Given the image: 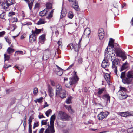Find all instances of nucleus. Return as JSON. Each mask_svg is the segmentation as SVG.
Returning <instances> with one entry per match:
<instances>
[{
    "instance_id": "nucleus-33",
    "label": "nucleus",
    "mask_w": 133,
    "mask_h": 133,
    "mask_svg": "<svg viewBox=\"0 0 133 133\" xmlns=\"http://www.w3.org/2000/svg\"><path fill=\"white\" fill-rule=\"evenodd\" d=\"M114 39L112 38H110V41L109 42V44H110L111 46V48H113L114 47V46L113 45Z\"/></svg>"
},
{
    "instance_id": "nucleus-42",
    "label": "nucleus",
    "mask_w": 133,
    "mask_h": 133,
    "mask_svg": "<svg viewBox=\"0 0 133 133\" xmlns=\"http://www.w3.org/2000/svg\"><path fill=\"white\" fill-rule=\"evenodd\" d=\"M72 98L71 97H68L67 99L66 100V102L68 104H69L71 103V99Z\"/></svg>"
},
{
    "instance_id": "nucleus-28",
    "label": "nucleus",
    "mask_w": 133,
    "mask_h": 133,
    "mask_svg": "<svg viewBox=\"0 0 133 133\" xmlns=\"http://www.w3.org/2000/svg\"><path fill=\"white\" fill-rule=\"evenodd\" d=\"M66 12L65 9L62 8L61 17L62 18L66 16Z\"/></svg>"
},
{
    "instance_id": "nucleus-36",
    "label": "nucleus",
    "mask_w": 133,
    "mask_h": 133,
    "mask_svg": "<svg viewBox=\"0 0 133 133\" xmlns=\"http://www.w3.org/2000/svg\"><path fill=\"white\" fill-rule=\"evenodd\" d=\"M68 49L69 50H71L74 48L72 44L71 43L69 44L67 46Z\"/></svg>"
},
{
    "instance_id": "nucleus-13",
    "label": "nucleus",
    "mask_w": 133,
    "mask_h": 133,
    "mask_svg": "<svg viewBox=\"0 0 133 133\" xmlns=\"http://www.w3.org/2000/svg\"><path fill=\"white\" fill-rule=\"evenodd\" d=\"M68 1L71 2H74V3L72 5V7L76 10L77 11H79L78 3L76 0H68Z\"/></svg>"
},
{
    "instance_id": "nucleus-12",
    "label": "nucleus",
    "mask_w": 133,
    "mask_h": 133,
    "mask_svg": "<svg viewBox=\"0 0 133 133\" xmlns=\"http://www.w3.org/2000/svg\"><path fill=\"white\" fill-rule=\"evenodd\" d=\"M37 36L31 34L29 36V42L30 43H32L34 42H36Z\"/></svg>"
},
{
    "instance_id": "nucleus-7",
    "label": "nucleus",
    "mask_w": 133,
    "mask_h": 133,
    "mask_svg": "<svg viewBox=\"0 0 133 133\" xmlns=\"http://www.w3.org/2000/svg\"><path fill=\"white\" fill-rule=\"evenodd\" d=\"M120 90L119 92L120 93L119 95L120 96V98L121 99H126L128 96L125 92L127 91V89L126 88L121 86L120 87Z\"/></svg>"
},
{
    "instance_id": "nucleus-63",
    "label": "nucleus",
    "mask_w": 133,
    "mask_h": 133,
    "mask_svg": "<svg viewBox=\"0 0 133 133\" xmlns=\"http://www.w3.org/2000/svg\"><path fill=\"white\" fill-rule=\"evenodd\" d=\"M10 66H11V65H9V66H7V65H6V64H5L4 65V68H8V67Z\"/></svg>"
},
{
    "instance_id": "nucleus-35",
    "label": "nucleus",
    "mask_w": 133,
    "mask_h": 133,
    "mask_svg": "<svg viewBox=\"0 0 133 133\" xmlns=\"http://www.w3.org/2000/svg\"><path fill=\"white\" fill-rule=\"evenodd\" d=\"M74 16L73 13L71 11H69L68 14V17L72 19Z\"/></svg>"
},
{
    "instance_id": "nucleus-62",
    "label": "nucleus",
    "mask_w": 133,
    "mask_h": 133,
    "mask_svg": "<svg viewBox=\"0 0 133 133\" xmlns=\"http://www.w3.org/2000/svg\"><path fill=\"white\" fill-rule=\"evenodd\" d=\"M11 90L10 89H7L6 90V93L8 94L10 93L11 91Z\"/></svg>"
},
{
    "instance_id": "nucleus-2",
    "label": "nucleus",
    "mask_w": 133,
    "mask_h": 133,
    "mask_svg": "<svg viewBox=\"0 0 133 133\" xmlns=\"http://www.w3.org/2000/svg\"><path fill=\"white\" fill-rule=\"evenodd\" d=\"M55 118V116L54 114L52 115L51 117L50 122V125H49L48 128L46 129L45 132L44 133H54L55 130L54 129V123Z\"/></svg>"
},
{
    "instance_id": "nucleus-6",
    "label": "nucleus",
    "mask_w": 133,
    "mask_h": 133,
    "mask_svg": "<svg viewBox=\"0 0 133 133\" xmlns=\"http://www.w3.org/2000/svg\"><path fill=\"white\" fill-rule=\"evenodd\" d=\"M14 3L13 0H5L4 3H0V4L2 6L3 8L5 10H8L9 7Z\"/></svg>"
},
{
    "instance_id": "nucleus-29",
    "label": "nucleus",
    "mask_w": 133,
    "mask_h": 133,
    "mask_svg": "<svg viewBox=\"0 0 133 133\" xmlns=\"http://www.w3.org/2000/svg\"><path fill=\"white\" fill-rule=\"evenodd\" d=\"M32 121V118L31 116L29 117V119L28 120V124H29V129L32 130L31 127L32 125L31 124V123Z\"/></svg>"
},
{
    "instance_id": "nucleus-16",
    "label": "nucleus",
    "mask_w": 133,
    "mask_h": 133,
    "mask_svg": "<svg viewBox=\"0 0 133 133\" xmlns=\"http://www.w3.org/2000/svg\"><path fill=\"white\" fill-rule=\"evenodd\" d=\"M42 30V29H38L36 28H35L34 30H32L31 31L32 33L37 36L40 33Z\"/></svg>"
},
{
    "instance_id": "nucleus-25",
    "label": "nucleus",
    "mask_w": 133,
    "mask_h": 133,
    "mask_svg": "<svg viewBox=\"0 0 133 133\" xmlns=\"http://www.w3.org/2000/svg\"><path fill=\"white\" fill-rule=\"evenodd\" d=\"M81 40V39L80 40H79V42L78 45H76L74 47V48L76 52L78 51H79V49L81 47V45L80 43Z\"/></svg>"
},
{
    "instance_id": "nucleus-57",
    "label": "nucleus",
    "mask_w": 133,
    "mask_h": 133,
    "mask_svg": "<svg viewBox=\"0 0 133 133\" xmlns=\"http://www.w3.org/2000/svg\"><path fill=\"white\" fill-rule=\"evenodd\" d=\"M40 4L39 3H37L36 4L35 8H38L39 7V6Z\"/></svg>"
},
{
    "instance_id": "nucleus-38",
    "label": "nucleus",
    "mask_w": 133,
    "mask_h": 133,
    "mask_svg": "<svg viewBox=\"0 0 133 133\" xmlns=\"http://www.w3.org/2000/svg\"><path fill=\"white\" fill-rule=\"evenodd\" d=\"M98 36L99 37V39L101 40L103 39L104 37V34L103 33L98 34Z\"/></svg>"
},
{
    "instance_id": "nucleus-22",
    "label": "nucleus",
    "mask_w": 133,
    "mask_h": 133,
    "mask_svg": "<svg viewBox=\"0 0 133 133\" xmlns=\"http://www.w3.org/2000/svg\"><path fill=\"white\" fill-rule=\"evenodd\" d=\"M39 42H40L41 44H43L45 40V36L44 34L42 35L39 37Z\"/></svg>"
},
{
    "instance_id": "nucleus-21",
    "label": "nucleus",
    "mask_w": 133,
    "mask_h": 133,
    "mask_svg": "<svg viewBox=\"0 0 133 133\" xmlns=\"http://www.w3.org/2000/svg\"><path fill=\"white\" fill-rule=\"evenodd\" d=\"M57 67L56 70L57 74L58 76H60L63 74L62 69L57 65H56Z\"/></svg>"
},
{
    "instance_id": "nucleus-15",
    "label": "nucleus",
    "mask_w": 133,
    "mask_h": 133,
    "mask_svg": "<svg viewBox=\"0 0 133 133\" xmlns=\"http://www.w3.org/2000/svg\"><path fill=\"white\" fill-rule=\"evenodd\" d=\"M109 63L107 59H104L102 61L101 65L102 67L105 68L109 66Z\"/></svg>"
},
{
    "instance_id": "nucleus-39",
    "label": "nucleus",
    "mask_w": 133,
    "mask_h": 133,
    "mask_svg": "<svg viewBox=\"0 0 133 133\" xmlns=\"http://www.w3.org/2000/svg\"><path fill=\"white\" fill-rule=\"evenodd\" d=\"M98 90V94L99 95L102 94L104 91V89L103 88H99Z\"/></svg>"
},
{
    "instance_id": "nucleus-14",
    "label": "nucleus",
    "mask_w": 133,
    "mask_h": 133,
    "mask_svg": "<svg viewBox=\"0 0 133 133\" xmlns=\"http://www.w3.org/2000/svg\"><path fill=\"white\" fill-rule=\"evenodd\" d=\"M119 115L124 117H127L132 115L128 111L121 112L119 113Z\"/></svg>"
},
{
    "instance_id": "nucleus-31",
    "label": "nucleus",
    "mask_w": 133,
    "mask_h": 133,
    "mask_svg": "<svg viewBox=\"0 0 133 133\" xmlns=\"http://www.w3.org/2000/svg\"><path fill=\"white\" fill-rule=\"evenodd\" d=\"M45 23L44 19L43 18L40 19L36 23L37 25H39L44 24Z\"/></svg>"
},
{
    "instance_id": "nucleus-10",
    "label": "nucleus",
    "mask_w": 133,
    "mask_h": 133,
    "mask_svg": "<svg viewBox=\"0 0 133 133\" xmlns=\"http://www.w3.org/2000/svg\"><path fill=\"white\" fill-rule=\"evenodd\" d=\"M110 44H108V45L105 51V57H107L109 56V57L110 56V52L111 51L113 50V48H111V46Z\"/></svg>"
},
{
    "instance_id": "nucleus-18",
    "label": "nucleus",
    "mask_w": 133,
    "mask_h": 133,
    "mask_svg": "<svg viewBox=\"0 0 133 133\" xmlns=\"http://www.w3.org/2000/svg\"><path fill=\"white\" fill-rule=\"evenodd\" d=\"M102 99L105 100L107 101V104L106 105H107V103H110V97L108 94H107L104 95L102 96Z\"/></svg>"
},
{
    "instance_id": "nucleus-52",
    "label": "nucleus",
    "mask_w": 133,
    "mask_h": 133,
    "mask_svg": "<svg viewBox=\"0 0 133 133\" xmlns=\"http://www.w3.org/2000/svg\"><path fill=\"white\" fill-rule=\"evenodd\" d=\"M78 62L79 64H81L83 62V59L81 58H79L78 59Z\"/></svg>"
},
{
    "instance_id": "nucleus-53",
    "label": "nucleus",
    "mask_w": 133,
    "mask_h": 133,
    "mask_svg": "<svg viewBox=\"0 0 133 133\" xmlns=\"http://www.w3.org/2000/svg\"><path fill=\"white\" fill-rule=\"evenodd\" d=\"M5 33V32L4 31H3L0 32V37L3 36Z\"/></svg>"
},
{
    "instance_id": "nucleus-61",
    "label": "nucleus",
    "mask_w": 133,
    "mask_h": 133,
    "mask_svg": "<svg viewBox=\"0 0 133 133\" xmlns=\"http://www.w3.org/2000/svg\"><path fill=\"white\" fill-rule=\"evenodd\" d=\"M38 117H39V119H41L42 118H44V116H43V114H42V115H40Z\"/></svg>"
},
{
    "instance_id": "nucleus-55",
    "label": "nucleus",
    "mask_w": 133,
    "mask_h": 133,
    "mask_svg": "<svg viewBox=\"0 0 133 133\" xmlns=\"http://www.w3.org/2000/svg\"><path fill=\"white\" fill-rule=\"evenodd\" d=\"M43 98L42 97H41L39 99H37V102H39V103L41 102L42 101V99H43Z\"/></svg>"
},
{
    "instance_id": "nucleus-59",
    "label": "nucleus",
    "mask_w": 133,
    "mask_h": 133,
    "mask_svg": "<svg viewBox=\"0 0 133 133\" xmlns=\"http://www.w3.org/2000/svg\"><path fill=\"white\" fill-rule=\"evenodd\" d=\"M17 52H19V54H23V52L21 51H16L15 52V53Z\"/></svg>"
},
{
    "instance_id": "nucleus-58",
    "label": "nucleus",
    "mask_w": 133,
    "mask_h": 133,
    "mask_svg": "<svg viewBox=\"0 0 133 133\" xmlns=\"http://www.w3.org/2000/svg\"><path fill=\"white\" fill-rule=\"evenodd\" d=\"M51 84L53 86H55V83L54 81H51Z\"/></svg>"
},
{
    "instance_id": "nucleus-5",
    "label": "nucleus",
    "mask_w": 133,
    "mask_h": 133,
    "mask_svg": "<svg viewBox=\"0 0 133 133\" xmlns=\"http://www.w3.org/2000/svg\"><path fill=\"white\" fill-rule=\"evenodd\" d=\"M70 116L66 113L62 111L58 113V119L62 121H67L69 120Z\"/></svg>"
},
{
    "instance_id": "nucleus-56",
    "label": "nucleus",
    "mask_w": 133,
    "mask_h": 133,
    "mask_svg": "<svg viewBox=\"0 0 133 133\" xmlns=\"http://www.w3.org/2000/svg\"><path fill=\"white\" fill-rule=\"evenodd\" d=\"M26 125V121H24L23 125L24 128V129H25V127Z\"/></svg>"
},
{
    "instance_id": "nucleus-64",
    "label": "nucleus",
    "mask_w": 133,
    "mask_h": 133,
    "mask_svg": "<svg viewBox=\"0 0 133 133\" xmlns=\"http://www.w3.org/2000/svg\"><path fill=\"white\" fill-rule=\"evenodd\" d=\"M130 22H131V24L132 26H133V17L132 18Z\"/></svg>"
},
{
    "instance_id": "nucleus-11",
    "label": "nucleus",
    "mask_w": 133,
    "mask_h": 133,
    "mask_svg": "<svg viewBox=\"0 0 133 133\" xmlns=\"http://www.w3.org/2000/svg\"><path fill=\"white\" fill-rule=\"evenodd\" d=\"M63 90L62 87L59 84H57L56 85L55 90V96L57 97L58 93H59Z\"/></svg>"
},
{
    "instance_id": "nucleus-8",
    "label": "nucleus",
    "mask_w": 133,
    "mask_h": 133,
    "mask_svg": "<svg viewBox=\"0 0 133 133\" xmlns=\"http://www.w3.org/2000/svg\"><path fill=\"white\" fill-rule=\"evenodd\" d=\"M69 83L70 85H72L76 83L78 81L79 78L76 75V72L74 71V73L72 77L69 78Z\"/></svg>"
},
{
    "instance_id": "nucleus-45",
    "label": "nucleus",
    "mask_w": 133,
    "mask_h": 133,
    "mask_svg": "<svg viewBox=\"0 0 133 133\" xmlns=\"http://www.w3.org/2000/svg\"><path fill=\"white\" fill-rule=\"evenodd\" d=\"M128 133H131L133 132V127L129 128L127 130Z\"/></svg>"
},
{
    "instance_id": "nucleus-26",
    "label": "nucleus",
    "mask_w": 133,
    "mask_h": 133,
    "mask_svg": "<svg viewBox=\"0 0 133 133\" xmlns=\"http://www.w3.org/2000/svg\"><path fill=\"white\" fill-rule=\"evenodd\" d=\"M48 12L47 9H44L40 12L39 15L42 17L43 16H46Z\"/></svg>"
},
{
    "instance_id": "nucleus-20",
    "label": "nucleus",
    "mask_w": 133,
    "mask_h": 133,
    "mask_svg": "<svg viewBox=\"0 0 133 133\" xmlns=\"http://www.w3.org/2000/svg\"><path fill=\"white\" fill-rule=\"evenodd\" d=\"M50 56V53L49 51H45L44 53L43 59L44 60H47L49 58Z\"/></svg>"
},
{
    "instance_id": "nucleus-27",
    "label": "nucleus",
    "mask_w": 133,
    "mask_h": 133,
    "mask_svg": "<svg viewBox=\"0 0 133 133\" xmlns=\"http://www.w3.org/2000/svg\"><path fill=\"white\" fill-rule=\"evenodd\" d=\"M118 6L116 5V7H114L111 9L112 11L114 12V14L116 15L118 14V10L117 9Z\"/></svg>"
},
{
    "instance_id": "nucleus-47",
    "label": "nucleus",
    "mask_w": 133,
    "mask_h": 133,
    "mask_svg": "<svg viewBox=\"0 0 133 133\" xmlns=\"http://www.w3.org/2000/svg\"><path fill=\"white\" fill-rule=\"evenodd\" d=\"M47 120H42L41 121V125H46L47 124Z\"/></svg>"
},
{
    "instance_id": "nucleus-32",
    "label": "nucleus",
    "mask_w": 133,
    "mask_h": 133,
    "mask_svg": "<svg viewBox=\"0 0 133 133\" xmlns=\"http://www.w3.org/2000/svg\"><path fill=\"white\" fill-rule=\"evenodd\" d=\"M104 77L107 81H110V75L106 73L104 75Z\"/></svg>"
},
{
    "instance_id": "nucleus-34",
    "label": "nucleus",
    "mask_w": 133,
    "mask_h": 133,
    "mask_svg": "<svg viewBox=\"0 0 133 133\" xmlns=\"http://www.w3.org/2000/svg\"><path fill=\"white\" fill-rule=\"evenodd\" d=\"M53 13V10H52L48 15V16L46 18L48 19H50L52 18V17Z\"/></svg>"
},
{
    "instance_id": "nucleus-23",
    "label": "nucleus",
    "mask_w": 133,
    "mask_h": 133,
    "mask_svg": "<svg viewBox=\"0 0 133 133\" xmlns=\"http://www.w3.org/2000/svg\"><path fill=\"white\" fill-rule=\"evenodd\" d=\"M90 29L87 28L85 29L84 32V35L86 37H88V36L90 34Z\"/></svg>"
},
{
    "instance_id": "nucleus-4",
    "label": "nucleus",
    "mask_w": 133,
    "mask_h": 133,
    "mask_svg": "<svg viewBox=\"0 0 133 133\" xmlns=\"http://www.w3.org/2000/svg\"><path fill=\"white\" fill-rule=\"evenodd\" d=\"M115 52L116 56L120 57L123 61L126 59L127 57L125 52L122 51L120 49L118 48H116L115 49Z\"/></svg>"
},
{
    "instance_id": "nucleus-24",
    "label": "nucleus",
    "mask_w": 133,
    "mask_h": 133,
    "mask_svg": "<svg viewBox=\"0 0 133 133\" xmlns=\"http://www.w3.org/2000/svg\"><path fill=\"white\" fill-rule=\"evenodd\" d=\"M128 67V64L127 62L124 63L121 68L120 71H122L123 70L127 68Z\"/></svg>"
},
{
    "instance_id": "nucleus-40",
    "label": "nucleus",
    "mask_w": 133,
    "mask_h": 133,
    "mask_svg": "<svg viewBox=\"0 0 133 133\" xmlns=\"http://www.w3.org/2000/svg\"><path fill=\"white\" fill-rule=\"evenodd\" d=\"M68 110V111L71 113H72L73 112V111L71 108V106L67 107L66 108Z\"/></svg>"
},
{
    "instance_id": "nucleus-1",
    "label": "nucleus",
    "mask_w": 133,
    "mask_h": 133,
    "mask_svg": "<svg viewBox=\"0 0 133 133\" xmlns=\"http://www.w3.org/2000/svg\"><path fill=\"white\" fill-rule=\"evenodd\" d=\"M120 78L124 84H131L133 79V71H129L126 74L125 72H122Z\"/></svg>"
},
{
    "instance_id": "nucleus-46",
    "label": "nucleus",
    "mask_w": 133,
    "mask_h": 133,
    "mask_svg": "<svg viewBox=\"0 0 133 133\" xmlns=\"http://www.w3.org/2000/svg\"><path fill=\"white\" fill-rule=\"evenodd\" d=\"M62 42L61 41H60V40L58 41L57 42V44L58 45V48H60L62 47Z\"/></svg>"
},
{
    "instance_id": "nucleus-43",
    "label": "nucleus",
    "mask_w": 133,
    "mask_h": 133,
    "mask_svg": "<svg viewBox=\"0 0 133 133\" xmlns=\"http://www.w3.org/2000/svg\"><path fill=\"white\" fill-rule=\"evenodd\" d=\"M5 13L3 12L0 15V18L2 19H4L5 17Z\"/></svg>"
},
{
    "instance_id": "nucleus-19",
    "label": "nucleus",
    "mask_w": 133,
    "mask_h": 133,
    "mask_svg": "<svg viewBox=\"0 0 133 133\" xmlns=\"http://www.w3.org/2000/svg\"><path fill=\"white\" fill-rule=\"evenodd\" d=\"M66 92L65 90H63L61 92L58 93V96H59L62 98H65L66 96Z\"/></svg>"
},
{
    "instance_id": "nucleus-48",
    "label": "nucleus",
    "mask_w": 133,
    "mask_h": 133,
    "mask_svg": "<svg viewBox=\"0 0 133 133\" xmlns=\"http://www.w3.org/2000/svg\"><path fill=\"white\" fill-rule=\"evenodd\" d=\"M45 129L44 128H41L39 130V133H43L44 132H45ZM45 132H44V133Z\"/></svg>"
},
{
    "instance_id": "nucleus-3",
    "label": "nucleus",
    "mask_w": 133,
    "mask_h": 133,
    "mask_svg": "<svg viewBox=\"0 0 133 133\" xmlns=\"http://www.w3.org/2000/svg\"><path fill=\"white\" fill-rule=\"evenodd\" d=\"M113 54L114 56H111V61L112 63V68L113 69L114 72L116 74L117 76V65H119L120 63V61L117 58H115V54L112 53V55Z\"/></svg>"
},
{
    "instance_id": "nucleus-9",
    "label": "nucleus",
    "mask_w": 133,
    "mask_h": 133,
    "mask_svg": "<svg viewBox=\"0 0 133 133\" xmlns=\"http://www.w3.org/2000/svg\"><path fill=\"white\" fill-rule=\"evenodd\" d=\"M108 115V113L107 112H101L97 116L98 119L99 120H102L106 117Z\"/></svg>"
},
{
    "instance_id": "nucleus-44",
    "label": "nucleus",
    "mask_w": 133,
    "mask_h": 133,
    "mask_svg": "<svg viewBox=\"0 0 133 133\" xmlns=\"http://www.w3.org/2000/svg\"><path fill=\"white\" fill-rule=\"evenodd\" d=\"M52 112V111L51 109H50L48 110L46 112L45 114L46 116L48 117L49 115Z\"/></svg>"
},
{
    "instance_id": "nucleus-54",
    "label": "nucleus",
    "mask_w": 133,
    "mask_h": 133,
    "mask_svg": "<svg viewBox=\"0 0 133 133\" xmlns=\"http://www.w3.org/2000/svg\"><path fill=\"white\" fill-rule=\"evenodd\" d=\"M5 39L6 42L10 44L11 43V40L8 38H5Z\"/></svg>"
},
{
    "instance_id": "nucleus-51",
    "label": "nucleus",
    "mask_w": 133,
    "mask_h": 133,
    "mask_svg": "<svg viewBox=\"0 0 133 133\" xmlns=\"http://www.w3.org/2000/svg\"><path fill=\"white\" fill-rule=\"evenodd\" d=\"M15 15V13L14 12H10L8 14V16L9 17L11 16L12 15Z\"/></svg>"
},
{
    "instance_id": "nucleus-41",
    "label": "nucleus",
    "mask_w": 133,
    "mask_h": 133,
    "mask_svg": "<svg viewBox=\"0 0 133 133\" xmlns=\"http://www.w3.org/2000/svg\"><path fill=\"white\" fill-rule=\"evenodd\" d=\"M4 56L5 61L6 60H8L10 58V56L9 55H7V54H5L4 55Z\"/></svg>"
},
{
    "instance_id": "nucleus-17",
    "label": "nucleus",
    "mask_w": 133,
    "mask_h": 133,
    "mask_svg": "<svg viewBox=\"0 0 133 133\" xmlns=\"http://www.w3.org/2000/svg\"><path fill=\"white\" fill-rule=\"evenodd\" d=\"M48 91L49 96L51 98H52L54 95L53 89L51 87L49 86L48 88Z\"/></svg>"
},
{
    "instance_id": "nucleus-49",
    "label": "nucleus",
    "mask_w": 133,
    "mask_h": 133,
    "mask_svg": "<svg viewBox=\"0 0 133 133\" xmlns=\"http://www.w3.org/2000/svg\"><path fill=\"white\" fill-rule=\"evenodd\" d=\"M38 91V89L37 88H35L34 89L33 93L34 95L37 93Z\"/></svg>"
},
{
    "instance_id": "nucleus-37",
    "label": "nucleus",
    "mask_w": 133,
    "mask_h": 133,
    "mask_svg": "<svg viewBox=\"0 0 133 133\" xmlns=\"http://www.w3.org/2000/svg\"><path fill=\"white\" fill-rule=\"evenodd\" d=\"M46 8L48 9H51L52 7V4L51 3H48L46 4Z\"/></svg>"
},
{
    "instance_id": "nucleus-30",
    "label": "nucleus",
    "mask_w": 133,
    "mask_h": 133,
    "mask_svg": "<svg viewBox=\"0 0 133 133\" xmlns=\"http://www.w3.org/2000/svg\"><path fill=\"white\" fill-rule=\"evenodd\" d=\"M14 50L12 48L10 47H8L7 50V52L9 54H11L14 52Z\"/></svg>"
},
{
    "instance_id": "nucleus-50",
    "label": "nucleus",
    "mask_w": 133,
    "mask_h": 133,
    "mask_svg": "<svg viewBox=\"0 0 133 133\" xmlns=\"http://www.w3.org/2000/svg\"><path fill=\"white\" fill-rule=\"evenodd\" d=\"M103 33H104V31L103 29L102 28H100L98 31V34Z\"/></svg>"
},
{
    "instance_id": "nucleus-60",
    "label": "nucleus",
    "mask_w": 133,
    "mask_h": 133,
    "mask_svg": "<svg viewBox=\"0 0 133 133\" xmlns=\"http://www.w3.org/2000/svg\"><path fill=\"white\" fill-rule=\"evenodd\" d=\"M34 125L35 127H36L38 126L39 125L38 123L36 122L35 123H34Z\"/></svg>"
}]
</instances>
